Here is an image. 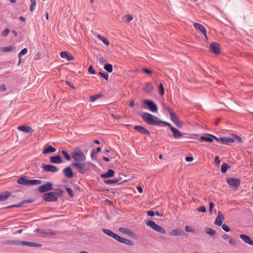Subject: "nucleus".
<instances>
[{
  "label": "nucleus",
  "mask_w": 253,
  "mask_h": 253,
  "mask_svg": "<svg viewBox=\"0 0 253 253\" xmlns=\"http://www.w3.org/2000/svg\"><path fill=\"white\" fill-rule=\"evenodd\" d=\"M71 157L74 160V162H85L86 156L79 147L74 148L71 153Z\"/></svg>",
  "instance_id": "obj_2"
},
{
  "label": "nucleus",
  "mask_w": 253,
  "mask_h": 253,
  "mask_svg": "<svg viewBox=\"0 0 253 253\" xmlns=\"http://www.w3.org/2000/svg\"><path fill=\"white\" fill-rule=\"evenodd\" d=\"M42 167L45 172H56L58 171V169L53 165H43Z\"/></svg>",
  "instance_id": "obj_13"
},
{
  "label": "nucleus",
  "mask_w": 253,
  "mask_h": 253,
  "mask_svg": "<svg viewBox=\"0 0 253 253\" xmlns=\"http://www.w3.org/2000/svg\"><path fill=\"white\" fill-rule=\"evenodd\" d=\"M226 181L231 187L237 190L240 186V179L236 178H227Z\"/></svg>",
  "instance_id": "obj_5"
},
{
  "label": "nucleus",
  "mask_w": 253,
  "mask_h": 253,
  "mask_svg": "<svg viewBox=\"0 0 253 253\" xmlns=\"http://www.w3.org/2000/svg\"><path fill=\"white\" fill-rule=\"evenodd\" d=\"M158 122H158V126H159L161 124H163L166 126H169V128L172 126V125L170 123L167 122H165L164 121H162L159 118H158Z\"/></svg>",
  "instance_id": "obj_46"
},
{
  "label": "nucleus",
  "mask_w": 253,
  "mask_h": 253,
  "mask_svg": "<svg viewBox=\"0 0 253 253\" xmlns=\"http://www.w3.org/2000/svg\"><path fill=\"white\" fill-rule=\"evenodd\" d=\"M64 191L60 188L56 189L55 191L50 192L42 195V199L46 202H56L59 196L63 195Z\"/></svg>",
  "instance_id": "obj_1"
},
{
  "label": "nucleus",
  "mask_w": 253,
  "mask_h": 253,
  "mask_svg": "<svg viewBox=\"0 0 253 253\" xmlns=\"http://www.w3.org/2000/svg\"><path fill=\"white\" fill-rule=\"evenodd\" d=\"M42 183V181L39 179L29 180V185H39Z\"/></svg>",
  "instance_id": "obj_37"
},
{
  "label": "nucleus",
  "mask_w": 253,
  "mask_h": 253,
  "mask_svg": "<svg viewBox=\"0 0 253 253\" xmlns=\"http://www.w3.org/2000/svg\"><path fill=\"white\" fill-rule=\"evenodd\" d=\"M232 138L234 140V142L237 141L239 143L242 142L241 137L236 134H234Z\"/></svg>",
  "instance_id": "obj_47"
},
{
  "label": "nucleus",
  "mask_w": 253,
  "mask_h": 253,
  "mask_svg": "<svg viewBox=\"0 0 253 253\" xmlns=\"http://www.w3.org/2000/svg\"><path fill=\"white\" fill-rule=\"evenodd\" d=\"M56 150V148H55L54 147L51 145H49L43 150V151H42V153L43 154H46L48 153H53L55 152Z\"/></svg>",
  "instance_id": "obj_25"
},
{
  "label": "nucleus",
  "mask_w": 253,
  "mask_h": 253,
  "mask_svg": "<svg viewBox=\"0 0 253 253\" xmlns=\"http://www.w3.org/2000/svg\"><path fill=\"white\" fill-rule=\"evenodd\" d=\"M120 181V180L118 178H115L114 179H107L104 180V182L107 184H115L117 183H121L122 182Z\"/></svg>",
  "instance_id": "obj_30"
},
{
  "label": "nucleus",
  "mask_w": 253,
  "mask_h": 253,
  "mask_svg": "<svg viewBox=\"0 0 253 253\" xmlns=\"http://www.w3.org/2000/svg\"><path fill=\"white\" fill-rule=\"evenodd\" d=\"M17 129L20 131L29 134H32L34 132V130L31 126L26 125L18 126Z\"/></svg>",
  "instance_id": "obj_14"
},
{
  "label": "nucleus",
  "mask_w": 253,
  "mask_h": 253,
  "mask_svg": "<svg viewBox=\"0 0 253 253\" xmlns=\"http://www.w3.org/2000/svg\"><path fill=\"white\" fill-rule=\"evenodd\" d=\"M60 56L63 59H66L67 61H70L74 59V57L70 53L67 51H63L60 52Z\"/></svg>",
  "instance_id": "obj_16"
},
{
  "label": "nucleus",
  "mask_w": 253,
  "mask_h": 253,
  "mask_svg": "<svg viewBox=\"0 0 253 253\" xmlns=\"http://www.w3.org/2000/svg\"><path fill=\"white\" fill-rule=\"evenodd\" d=\"M220 142L221 144L230 145L234 142V140L230 137H220Z\"/></svg>",
  "instance_id": "obj_15"
},
{
  "label": "nucleus",
  "mask_w": 253,
  "mask_h": 253,
  "mask_svg": "<svg viewBox=\"0 0 253 253\" xmlns=\"http://www.w3.org/2000/svg\"><path fill=\"white\" fill-rule=\"evenodd\" d=\"M154 89V87L151 83H147L145 84L143 90L148 93L152 92Z\"/></svg>",
  "instance_id": "obj_24"
},
{
  "label": "nucleus",
  "mask_w": 253,
  "mask_h": 253,
  "mask_svg": "<svg viewBox=\"0 0 253 253\" xmlns=\"http://www.w3.org/2000/svg\"><path fill=\"white\" fill-rule=\"evenodd\" d=\"M221 225H222V229L224 231H225V232H227L230 231V228L227 225L224 224Z\"/></svg>",
  "instance_id": "obj_58"
},
{
  "label": "nucleus",
  "mask_w": 253,
  "mask_h": 253,
  "mask_svg": "<svg viewBox=\"0 0 253 253\" xmlns=\"http://www.w3.org/2000/svg\"><path fill=\"white\" fill-rule=\"evenodd\" d=\"M102 232L105 234L106 235H107L108 236L113 238L115 235V233L112 232L109 229H102Z\"/></svg>",
  "instance_id": "obj_33"
},
{
  "label": "nucleus",
  "mask_w": 253,
  "mask_h": 253,
  "mask_svg": "<svg viewBox=\"0 0 253 253\" xmlns=\"http://www.w3.org/2000/svg\"><path fill=\"white\" fill-rule=\"evenodd\" d=\"M113 238L115 239L117 241L119 242L120 243H121L123 238L115 233Z\"/></svg>",
  "instance_id": "obj_53"
},
{
  "label": "nucleus",
  "mask_w": 253,
  "mask_h": 253,
  "mask_svg": "<svg viewBox=\"0 0 253 253\" xmlns=\"http://www.w3.org/2000/svg\"><path fill=\"white\" fill-rule=\"evenodd\" d=\"M102 96L101 94H97L94 95L90 96L89 100L90 102L95 101L96 99L99 98Z\"/></svg>",
  "instance_id": "obj_39"
},
{
  "label": "nucleus",
  "mask_w": 253,
  "mask_h": 253,
  "mask_svg": "<svg viewBox=\"0 0 253 253\" xmlns=\"http://www.w3.org/2000/svg\"><path fill=\"white\" fill-rule=\"evenodd\" d=\"M230 168V166L228 164L226 163H223L221 167V171L223 173H225L228 168Z\"/></svg>",
  "instance_id": "obj_36"
},
{
  "label": "nucleus",
  "mask_w": 253,
  "mask_h": 253,
  "mask_svg": "<svg viewBox=\"0 0 253 253\" xmlns=\"http://www.w3.org/2000/svg\"><path fill=\"white\" fill-rule=\"evenodd\" d=\"M154 230L162 234L166 233V230L162 227L159 225H157Z\"/></svg>",
  "instance_id": "obj_42"
},
{
  "label": "nucleus",
  "mask_w": 253,
  "mask_h": 253,
  "mask_svg": "<svg viewBox=\"0 0 253 253\" xmlns=\"http://www.w3.org/2000/svg\"><path fill=\"white\" fill-rule=\"evenodd\" d=\"M164 108L165 110L169 112L171 120L173 123H174V122H176L178 119V118L174 112L172 108L168 107L167 106H165Z\"/></svg>",
  "instance_id": "obj_10"
},
{
  "label": "nucleus",
  "mask_w": 253,
  "mask_h": 253,
  "mask_svg": "<svg viewBox=\"0 0 253 253\" xmlns=\"http://www.w3.org/2000/svg\"><path fill=\"white\" fill-rule=\"evenodd\" d=\"M66 190L68 193V194L70 195V197H72L74 196V194L72 190L69 187L66 188Z\"/></svg>",
  "instance_id": "obj_56"
},
{
  "label": "nucleus",
  "mask_w": 253,
  "mask_h": 253,
  "mask_svg": "<svg viewBox=\"0 0 253 253\" xmlns=\"http://www.w3.org/2000/svg\"><path fill=\"white\" fill-rule=\"evenodd\" d=\"M96 153L95 152V150L93 149L90 152V157L92 160H96L97 159Z\"/></svg>",
  "instance_id": "obj_48"
},
{
  "label": "nucleus",
  "mask_w": 253,
  "mask_h": 253,
  "mask_svg": "<svg viewBox=\"0 0 253 253\" xmlns=\"http://www.w3.org/2000/svg\"><path fill=\"white\" fill-rule=\"evenodd\" d=\"M197 210L199 212H205L206 211V209L205 206H201L197 208Z\"/></svg>",
  "instance_id": "obj_57"
},
{
  "label": "nucleus",
  "mask_w": 253,
  "mask_h": 253,
  "mask_svg": "<svg viewBox=\"0 0 253 253\" xmlns=\"http://www.w3.org/2000/svg\"><path fill=\"white\" fill-rule=\"evenodd\" d=\"M211 134H207L206 135L202 136L200 137V139L206 142H212L213 141L211 135Z\"/></svg>",
  "instance_id": "obj_29"
},
{
  "label": "nucleus",
  "mask_w": 253,
  "mask_h": 253,
  "mask_svg": "<svg viewBox=\"0 0 253 253\" xmlns=\"http://www.w3.org/2000/svg\"><path fill=\"white\" fill-rule=\"evenodd\" d=\"M10 196V193L8 191L0 193V201H5Z\"/></svg>",
  "instance_id": "obj_26"
},
{
  "label": "nucleus",
  "mask_w": 253,
  "mask_h": 253,
  "mask_svg": "<svg viewBox=\"0 0 253 253\" xmlns=\"http://www.w3.org/2000/svg\"><path fill=\"white\" fill-rule=\"evenodd\" d=\"M65 84L66 85H67L68 86H69V87L72 88H74L75 87L74 86L73 84L69 81H66L65 82Z\"/></svg>",
  "instance_id": "obj_63"
},
{
  "label": "nucleus",
  "mask_w": 253,
  "mask_h": 253,
  "mask_svg": "<svg viewBox=\"0 0 253 253\" xmlns=\"http://www.w3.org/2000/svg\"><path fill=\"white\" fill-rule=\"evenodd\" d=\"M170 129L172 132L173 137L174 138L179 139L182 137V133L176 128L172 126L170 127Z\"/></svg>",
  "instance_id": "obj_17"
},
{
  "label": "nucleus",
  "mask_w": 253,
  "mask_h": 253,
  "mask_svg": "<svg viewBox=\"0 0 253 253\" xmlns=\"http://www.w3.org/2000/svg\"><path fill=\"white\" fill-rule=\"evenodd\" d=\"M147 215L150 216H153L155 215V212L153 211H148L147 212Z\"/></svg>",
  "instance_id": "obj_64"
},
{
  "label": "nucleus",
  "mask_w": 253,
  "mask_h": 253,
  "mask_svg": "<svg viewBox=\"0 0 253 253\" xmlns=\"http://www.w3.org/2000/svg\"><path fill=\"white\" fill-rule=\"evenodd\" d=\"M229 243L232 246H235L237 242L233 238L230 237L229 239Z\"/></svg>",
  "instance_id": "obj_54"
},
{
  "label": "nucleus",
  "mask_w": 253,
  "mask_h": 253,
  "mask_svg": "<svg viewBox=\"0 0 253 253\" xmlns=\"http://www.w3.org/2000/svg\"><path fill=\"white\" fill-rule=\"evenodd\" d=\"M88 71L89 72V73H90V74H95L96 73V71H95V70L93 68L92 66L91 65H90L88 69Z\"/></svg>",
  "instance_id": "obj_55"
},
{
  "label": "nucleus",
  "mask_w": 253,
  "mask_h": 253,
  "mask_svg": "<svg viewBox=\"0 0 253 253\" xmlns=\"http://www.w3.org/2000/svg\"><path fill=\"white\" fill-rule=\"evenodd\" d=\"M14 49V46H9L6 47H2L0 48V50L1 52H10L11 51H13Z\"/></svg>",
  "instance_id": "obj_31"
},
{
  "label": "nucleus",
  "mask_w": 253,
  "mask_h": 253,
  "mask_svg": "<svg viewBox=\"0 0 253 253\" xmlns=\"http://www.w3.org/2000/svg\"><path fill=\"white\" fill-rule=\"evenodd\" d=\"M143 121L150 126H158V117L147 112L143 113L141 115Z\"/></svg>",
  "instance_id": "obj_3"
},
{
  "label": "nucleus",
  "mask_w": 253,
  "mask_h": 253,
  "mask_svg": "<svg viewBox=\"0 0 253 253\" xmlns=\"http://www.w3.org/2000/svg\"><path fill=\"white\" fill-rule=\"evenodd\" d=\"M104 69L109 73H111L113 71V66L111 64H106L104 66Z\"/></svg>",
  "instance_id": "obj_40"
},
{
  "label": "nucleus",
  "mask_w": 253,
  "mask_h": 253,
  "mask_svg": "<svg viewBox=\"0 0 253 253\" xmlns=\"http://www.w3.org/2000/svg\"><path fill=\"white\" fill-rule=\"evenodd\" d=\"M17 245H20L22 246H26L31 247H41L42 245L41 244L37 243L35 242H28V241H17Z\"/></svg>",
  "instance_id": "obj_9"
},
{
  "label": "nucleus",
  "mask_w": 253,
  "mask_h": 253,
  "mask_svg": "<svg viewBox=\"0 0 253 253\" xmlns=\"http://www.w3.org/2000/svg\"><path fill=\"white\" fill-rule=\"evenodd\" d=\"M50 161L53 164H60L62 163V160L59 155L50 157Z\"/></svg>",
  "instance_id": "obj_20"
},
{
  "label": "nucleus",
  "mask_w": 253,
  "mask_h": 253,
  "mask_svg": "<svg viewBox=\"0 0 253 253\" xmlns=\"http://www.w3.org/2000/svg\"><path fill=\"white\" fill-rule=\"evenodd\" d=\"M98 38L106 45H109V41L105 37L101 36L99 34H97Z\"/></svg>",
  "instance_id": "obj_34"
},
{
  "label": "nucleus",
  "mask_w": 253,
  "mask_h": 253,
  "mask_svg": "<svg viewBox=\"0 0 253 253\" xmlns=\"http://www.w3.org/2000/svg\"><path fill=\"white\" fill-rule=\"evenodd\" d=\"M115 173L114 171L112 169H109L108 171L104 173L101 174L100 177L102 178H106L112 177L114 176Z\"/></svg>",
  "instance_id": "obj_21"
},
{
  "label": "nucleus",
  "mask_w": 253,
  "mask_h": 253,
  "mask_svg": "<svg viewBox=\"0 0 253 253\" xmlns=\"http://www.w3.org/2000/svg\"><path fill=\"white\" fill-rule=\"evenodd\" d=\"M61 153L63 156L64 157L65 159L67 161H70L71 159V156L68 153V152L65 150H62Z\"/></svg>",
  "instance_id": "obj_41"
},
{
  "label": "nucleus",
  "mask_w": 253,
  "mask_h": 253,
  "mask_svg": "<svg viewBox=\"0 0 253 253\" xmlns=\"http://www.w3.org/2000/svg\"><path fill=\"white\" fill-rule=\"evenodd\" d=\"M240 238L246 243L253 246V240H252L249 236L245 234H241L240 235Z\"/></svg>",
  "instance_id": "obj_19"
},
{
  "label": "nucleus",
  "mask_w": 253,
  "mask_h": 253,
  "mask_svg": "<svg viewBox=\"0 0 253 253\" xmlns=\"http://www.w3.org/2000/svg\"><path fill=\"white\" fill-rule=\"evenodd\" d=\"M205 232L206 234H209L212 237L214 236L216 234L215 230L210 227H206L205 229Z\"/></svg>",
  "instance_id": "obj_28"
},
{
  "label": "nucleus",
  "mask_w": 253,
  "mask_h": 253,
  "mask_svg": "<svg viewBox=\"0 0 253 253\" xmlns=\"http://www.w3.org/2000/svg\"><path fill=\"white\" fill-rule=\"evenodd\" d=\"M170 235L172 236H178L181 234V230L180 229H174L170 231Z\"/></svg>",
  "instance_id": "obj_38"
},
{
  "label": "nucleus",
  "mask_w": 253,
  "mask_h": 253,
  "mask_svg": "<svg viewBox=\"0 0 253 253\" xmlns=\"http://www.w3.org/2000/svg\"><path fill=\"white\" fill-rule=\"evenodd\" d=\"M134 129L142 134L148 136L150 135V131L143 126H135Z\"/></svg>",
  "instance_id": "obj_12"
},
{
  "label": "nucleus",
  "mask_w": 253,
  "mask_h": 253,
  "mask_svg": "<svg viewBox=\"0 0 253 253\" xmlns=\"http://www.w3.org/2000/svg\"><path fill=\"white\" fill-rule=\"evenodd\" d=\"M72 166L74 167L81 174H84L86 171L89 170L88 167L86 166L85 162H73Z\"/></svg>",
  "instance_id": "obj_4"
},
{
  "label": "nucleus",
  "mask_w": 253,
  "mask_h": 253,
  "mask_svg": "<svg viewBox=\"0 0 253 253\" xmlns=\"http://www.w3.org/2000/svg\"><path fill=\"white\" fill-rule=\"evenodd\" d=\"M185 230L186 232H194V230L193 229H192L191 227H190L188 226H186L185 228Z\"/></svg>",
  "instance_id": "obj_62"
},
{
  "label": "nucleus",
  "mask_w": 253,
  "mask_h": 253,
  "mask_svg": "<svg viewBox=\"0 0 253 253\" xmlns=\"http://www.w3.org/2000/svg\"><path fill=\"white\" fill-rule=\"evenodd\" d=\"M121 243H123L125 245H127L128 246H132L133 245V243L131 240L127 239H125L124 238H123V239L122 240Z\"/></svg>",
  "instance_id": "obj_43"
},
{
  "label": "nucleus",
  "mask_w": 253,
  "mask_h": 253,
  "mask_svg": "<svg viewBox=\"0 0 253 253\" xmlns=\"http://www.w3.org/2000/svg\"><path fill=\"white\" fill-rule=\"evenodd\" d=\"M160 93L161 95L164 94V87L162 83H160L159 86Z\"/></svg>",
  "instance_id": "obj_51"
},
{
  "label": "nucleus",
  "mask_w": 253,
  "mask_h": 253,
  "mask_svg": "<svg viewBox=\"0 0 253 253\" xmlns=\"http://www.w3.org/2000/svg\"><path fill=\"white\" fill-rule=\"evenodd\" d=\"M193 26L196 29L199 30L206 39L208 38L207 30L203 25L200 23H195Z\"/></svg>",
  "instance_id": "obj_11"
},
{
  "label": "nucleus",
  "mask_w": 253,
  "mask_h": 253,
  "mask_svg": "<svg viewBox=\"0 0 253 253\" xmlns=\"http://www.w3.org/2000/svg\"><path fill=\"white\" fill-rule=\"evenodd\" d=\"M40 233L42 234L43 237H46L49 235L53 236L55 235V233L54 231L49 229L47 230H42Z\"/></svg>",
  "instance_id": "obj_27"
},
{
  "label": "nucleus",
  "mask_w": 253,
  "mask_h": 253,
  "mask_svg": "<svg viewBox=\"0 0 253 253\" xmlns=\"http://www.w3.org/2000/svg\"><path fill=\"white\" fill-rule=\"evenodd\" d=\"M144 103L147 106L149 110L152 112H156L158 111V107L156 104L151 100H145Z\"/></svg>",
  "instance_id": "obj_7"
},
{
  "label": "nucleus",
  "mask_w": 253,
  "mask_h": 253,
  "mask_svg": "<svg viewBox=\"0 0 253 253\" xmlns=\"http://www.w3.org/2000/svg\"><path fill=\"white\" fill-rule=\"evenodd\" d=\"M146 224L153 230H155L156 226H157V224L155 223V221L151 220H148L146 222Z\"/></svg>",
  "instance_id": "obj_32"
},
{
  "label": "nucleus",
  "mask_w": 253,
  "mask_h": 253,
  "mask_svg": "<svg viewBox=\"0 0 253 253\" xmlns=\"http://www.w3.org/2000/svg\"><path fill=\"white\" fill-rule=\"evenodd\" d=\"M53 189V184L51 182H47L46 183L40 186L38 191L40 193H44L51 190Z\"/></svg>",
  "instance_id": "obj_6"
},
{
  "label": "nucleus",
  "mask_w": 253,
  "mask_h": 253,
  "mask_svg": "<svg viewBox=\"0 0 253 253\" xmlns=\"http://www.w3.org/2000/svg\"><path fill=\"white\" fill-rule=\"evenodd\" d=\"M30 2H31L30 11L31 12H33L36 9V0H30Z\"/></svg>",
  "instance_id": "obj_44"
},
{
  "label": "nucleus",
  "mask_w": 253,
  "mask_h": 253,
  "mask_svg": "<svg viewBox=\"0 0 253 253\" xmlns=\"http://www.w3.org/2000/svg\"><path fill=\"white\" fill-rule=\"evenodd\" d=\"M223 219L224 218H222L220 217H216L214 221V223L218 226H221L222 225Z\"/></svg>",
  "instance_id": "obj_45"
},
{
  "label": "nucleus",
  "mask_w": 253,
  "mask_h": 253,
  "mask_svg": "<svg viewBox=\"0 0 253 253\" xmlns=\"http://www.w3.org/2000/svg\"><path fill=\"white\" fill-rule=\"evenodd\" d=\"M29 180L26 176H23L17 180V183L23 185H29Z\"/></svg>",
  "instance_id": "obj_22"
},
{
  "label": "nucleus",
  "mask_w": 253,
  "mask_h": 253,
  "mask_svg": "<svg viewBox=\"0 0 253 253\" xmlns=\"http://www.w3.org/2000/svg\"><path fill=\"white\" fill-rule=\"evenodd\" d=\"M177 127L181 128L182 127L183 125V122L180 121L179 119H178L176 122L174 123Z\"/></svg>",
  "instance_id": "obj_52"
},
{
  "label": "nucleus",
  "mask_w": 253,
  "mask_h": 253,
  "mask_svg": "<svg viewBox=\"0 0 253 253\" xmlns=\"http://www.w3.org/2000/svg\"><path fill=\"white\" fill-rule=\"evenodd\" d=\"M142 72L145 73L149 74V75H151L152 73V71L151 70H150L149 69H148L147 68L143 69H142Z\"/></svg>",
  "instance_id": "obj_61"
},
{
  "label": "nucleus",
  "mask_w": 253,
  "mask_h": 253,
  "mask_svg": "<svg viewBox=\"0 0 253 253\" xmlns=\"http://www.w3.org/2000/svg\"><path fill=\"white\" fill-rule=\"evenodd\" d=\"M214 203L213 202H211L209 204V211L211 213L212 212V209L214 207Z\"/></svg>",
  "instance_id": "obj_60"
},
{
  "label": "nucleus",
  "mask_w": 253,
  "mask_h": 253,
  "mask_svg": "<svg viewBox=\"0 0 253 253\" xmlns=\"http://www.w3.org/2000/svg\"><path fill=\"white\" fill-rule=\"evenodd\" d=\"M9 33V30L8 29H5L3 32L1 33V36L3 37L7 36Z\"/></svg>",
  "instance_id": "obj_59"
},
{
  "label": "nucleus",
  "mask_w": 253,
  "mask_h": 253,
  "mask_svg": "<svg viewBox=\"0 0 253 253\" xmlns=\"http://www.w3.org/2000/svg\"><path fill=\"white\" fill-rule=\"evenodd\" d=\"M98 74L105 80L107 81L108 80L109 76L107 73L105 72H98Z\"/></svg>",
  "instance_id": "obj_50"
},
{
  "label": "nucleus",
  "mask_w": 253,
  "mask_h": 253,
  "mask_svg": "<svg viewBox=\"0 0 253 253\" xmlns=\"http://www.w3.org/2000/svg\"><path fill=\"white\" fill-rule=\"evenodd\" d=\"M28 53V49L27 48H23L18 54V58H19V61H18V65H20L21 63H23L24 61V59H22V56Z\"/></svg>",
  "instance_id": "obj_23"
},
{
  "label": "nucleus",
  "mask_w": 253,
  "mask_h": 253,
  "mask_svg": "<svg viewBox=\"0 0 253 253\" xmlns=\"http://www.w3.org/2000/svg\"><path fill=\"white\" fill-rule=\"evenodd\" d=\"M210 51L215 54L218 55L220 53V45L217 42H213L210 45Z\"/></svg>",
  "instance_id": "obj_8"
},
{
  "label": "nucleus",
  "mask_w": 253,
  "mask_h": 253,
  "mask_svg": "<svg viewBox=\"0 0 253 253\" xmlns=\"http://www.w3.org/2000/svg\"><path fill=\"white\" fill-rule=\"evenodd\" d=\"M124 19L126 20L127 22H130L133 19V17L131 15H126L124 17Z\"/></svg>",
  "instance_id": "obj_49"
},
{
  "label": "nucleus",
  "mask_w": 253,
  "mask_h": 253,
  "mask_svg": "<svg viewBox=\"0 0 253 253\" xmlns=\"http://www.w3.org/2000/svg\"><path fill=\"white\" fill-rule=\"evenodd\" d=\"M63 173L67 178H72L74 176L73 172L70 167H67L63 169Z\"/></svg>",
  "instance_id": "obj_18"
},
{
  "label": "nucleus",
  "mask_w": 253,
  "mask_h": 253,
  "mask_svg": "<svg viewBox=\"0 0 253 253\" xmlns=\"http://www.w3.org/2000/svg\"><path fill=\"white\" fill-rule=\"evenodd\" d=\"M32 202H33V200H24V201H22L21 202H20V203L17 204V208L24 206L25 205H26L27 204H30Z\"/></svg>",
  "instance_id": "obj_35"
}]
</instances>
